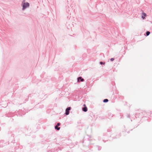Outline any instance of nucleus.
Masks as SVG:
<instances>
[{
  "label": "nucleus",
  "mask_w": 152,
  "mask_h": 152,
  "mask_svg": "<svg viewBox=\"0 0 152 152\" xmlns=\"http://www.w3.org/2000/svg\"><path fill=\"white\" fill-rule=\"evenodd\" d=\"M146 16V14L145 13H143L142 14V18L143 19H144L145 18V17Z\"/></svg>",
  "instance_id": "4"
},
{
  "label": "nucleus",
  "mask_w": 152,
  "mask_h": 152,
  "mask_svg": "<svg viewBox=\"0 0 152 152\" xmlns=\"http://www.w3.org/2000/svg\"><path fill=\"white\" fill-rule=\"evenodd\" d=\"M60 124L59 123H58L57 124V125L56 126H60Z\"/></svg>",
  "instance_id": "9"
},
{
  "label": "nucleus",
  "mask_w": 152,
  "mask_h": 152,
  "mask_svg": "<svg viewBox=\"0 0 152 152\" xmlns=\"http://www.w3.org/2000/svg\"><path fill=\"white\" fill-rule=\"evenodd\" d=\"M81 80V81L83 82L84 80V79L82 78L81 77H79L77 79V81L78 82H80V80Z\"/></svg>",
  "instance_id": "5"
},
{
  "label": "nucleus",
  "mask_w": 152,
  "mask_h": 152,
  "mask_svg": "<svg viewBox=\"0 0 152 152\" xmlns=\"http://www.w3.org/2000/svg\"><path fill=\"white\" fill-rule=\"evenodd\" d=\"M100 64H104V63H103L102 62H100Z\"/></svg>",
  "instance_id": "11"
},
{
  "label": "nucleus",
  "mask_w": 152,
  "mask_h": 152,
  "mask_svg": "<svg viewBox=\"0 0 152 152\" xmlns=\"http://www.w3.org/2000/svg\"><path fill=\"white\" fill-rule=\"evenodd\" d=\"M114 60V59L113 58H111L110 59V60L111 61H113Z\"/></svg>",
  "instance_id": "10"
},
{
  "label": "nucleus",
  "mask_w": 152,
  "mask_h": 152,
  "mask_svg": "<svg viewBox=\"0 0 152 152\" xmlns=\"http://www.w3.org/2000/svg\"><path fill=\"white\" fill-rule=\"evenodd\" d=\"M150 34V32L148 31H147L146 33V35L147 36H148Z\"/></svg>",
  "instance_id": "8"
},
{
  "label": "nucleus",
  "mask_w": 152,
  "mask_h": 152,
  "mask_svg": "<svg viewBox=\"0 0 152 152\" xmlns=\"http://www.w3.org/2000/svg\"><path fill=\"white\" fill-rule=\"evenodd\" d=\"M22 3H23V10H24L26 8L28 7L29 6V4L28 3H25L24 1L22 2Z\"/></svg>",
  "instance_id": "1"
},
{
  "label": "nucleus",
  "mask_w": 152,
  "mask_h": 152,
  "mask_svg": "<svg viewBox=\"0 0 152 152\" xmlns=\"http://www.w3.org/2000/svg\"><path fill=\"white\" fill-rule=\"evenodd\" d=\"M58 126H55V128L57 130H59L60 129V127H57Z\"/></svg>",
  "instance_id": "7"
},
{
  "label": "nucleus",
  "mask_w": 152,
  "mask_h": 152,
  "mask_svg": "<svg viewBox=\"0 0 152 152\" xmlns=\"http://www.w3.org/2000/svg\"><path fill=\"white\" fill-rule=\"evenodd\" d=\"M83 106L85 107L82 108V110L84 112H86L87 111V108L86 107L85 104H84Z\"/></svg>",
  "instance_id": "3"
},
{
  "label": "nucleus",
  "mask_w": 152,
  "mask_h": 152,
  "mask_svg": "<svg viewBox=\"0 0 152 152\" xmlns=\"http://www.w3.org/2000/svg\"><path fill=\"white\" fill-rule=\"evenodd\" d=\"M70 107H68L66 109L65 113L66 115H68L69 114V110H70Z\"/></svg>",
  "instance_id": "2"
},
{
  "label": "nucleus",
  "mask_w": 152,
  "mask_h": 152,
  "mask_svg": "<svg viewBox=\"0 0 152 152\" xmlns=\"http://www.w3.org/2000/svg\"><path fill=\"white\" fill-rule=\"evenodd\" d=\"M108 100L107 99H105L103 100V102H108Z\"/></svg>",
  "instance_id": "6"
}]
</instances>
